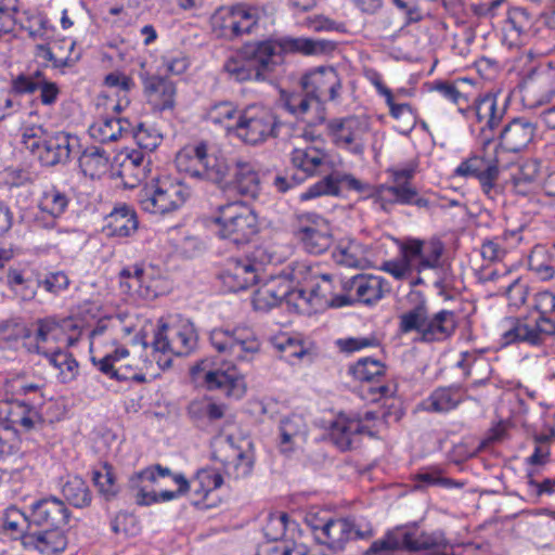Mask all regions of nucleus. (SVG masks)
Returning a JSON list of instances; mask_svg holds the SVG:
<instances>
[{"label":"nucleus","mask_w":555,"mask_h":555,"mask_svg":"<svg viewBox=\"0 0 555 555\" xmlns=\"http://www.w3.org/2000/svg\"><path fill=\"white\" fill-rule=\"evenodd\" d=\"M77 330L78 325L73 319L49 317L37 320V365L51 366L63 382L74 378L78 363L60 344L74 346L79 335L74 336L69 332Z\"/></svg>","instance_id":"obj_1"},{"label":"nucleus","mask_w":555,"mask_h":555,"mask_svg":"<svg viewBox=\"0 0 555 555\" xmlns=\"http://www.w3.org/2000/svg\"><path fill=\"white\" fill-rule=\"evenodd\" d=\"M283 48L275 40L245 44L223 63V72L236 82L272 80L275 67L282 62Z\"/></svg>","instance_id":"obj_2"},{"label":"nucleus","mask_w":555,"mask_h":555,"mask_svg":"<svg viewBox=\"0 0 555 555\" xmlns=\"http://www.w3.org/2000/svg\"><path fill=\"white\" fill-rule=\"evenodd\" d=\"M417 171V163L410 162L404 167H390L386 170L391 183H382L374 188L371 197L385 212L392 211L396 205H414L418 208L429 209L430 202L418 196L412 180Z\"/></svg>","instance_id":"obj_3"},{"label":"nucleus","mask_w":555,"mask_h":555,"mask_svg":"<svg viewBox=\"0 0 555 555\" xmlns=\"http://www.w3.org/2000/svg\"><path fill=\"white\" fill-rule=\"evenodd\" d=\"M176 166L191 178L210 182L220 190H223L232 171L229 159L223 155L209 153L205 143L179 152Z\"/></svg>","instance_id":"obj_4"},{"label":"nucleus","mask_w":555,"mask_h":555,"mask_svg":"<svg viewBox=\"0 0 555 555\" xmlns=\"http://www.w3.org/2000/svg\"><path fill=\"white\" fill-rule=\"evenodd\" d=\"M212 222L218 227V235L236 246L250 242L259 230L256 214L240 201L219 205Z\"/></svg>","instance_id":"obj_5"},{"label":"nucleus","mask_w":555,"mask_h":555,"mask_svg":"<svg viewBox=\"0 0 555 555\" xmlns=\"http://www.w3.org/2000/svg\"><path fill=\"white\" fill-rule=\"evenodd\" d=\"M280 120L273 111L261 104H249L240 109L233 133L249 145H259L279 135Z\"/></svg>","instance_id":"obj_6"},{"label":"nucleus","mask_w":555,"mask_h":555,"mask_svg":"<svg viewBox=\"0 0 555 555\" xmlns=\"http://www.w3.org/2000/svg\"><path fill=\"white\" fill-rule=\"evenodd\" d=\"M214 349L237 361H251L261 351V341L249 326L219 327L209 334Z\"/></svg>","instance_id":"obj_7"},{"label":"nucleus","mask_w":555,"mask_h":555,"mask_svg":"<svg viewBox=\"0 0 555 555\" xmlns=\"http://www.w3.org/2000/svg\"><path fill=\"white\" fill-rule=\"evenodd\" d=\"M191 194V189L184 182L165 178L145 188L140 193L139 203L146 212L166 215L179 209Z\"/></svg>","instance_id":"obj_8"},{"label":"nucleus","mask_w":555,"mask_h":555,"mask_svg":"<svg viewBox=\"0 0 555 555\" xmlns=\"http://www.w3.org/2000/svg\"><path fill=\"white\" fill-rule=\"evenodd\" d=\"M197 339L194 324L190 320H179L158 326L151 345L155 352L164 356L185 357L196 349Z\"/></svg>","instance_id":"obj_9"},{"label":"nucleus","mask_w":555,"mask_h":555,"mask_svg":"<svg viewBox=\"0 0 555 555\" xmlns=\"http://www.w3.org/2000/svg\"><path fill=\"white\" fill-rule=\"evenodd\" d=\"M374 535L372 525L364 519L326 518L319 533L320 544L333 552H341L350 541L369 540Z\"/></svg>","instance_id":"obj_10"},{"label":"nucleus","mask_w":555,"mask_h":555,"mask_svg":"<svg viewBox=\"0 0 555 555\" xmlns=\"http://www.w3.org/2000/svg\"><path fill=\"white\" fill-rule=\"evenodd\" d=\"M465 111V116L472 114L479 124H482L478 142L483 149L489 147L495 139L494 130L499 127L506 113L505 102L500 105L498 94L489 92L478 98L474 102L473 108L467 103Z\"/></svg>","instance_id":"obj_11"},{"label":"nucleus","mask_w":555,"mask_h":555,"mask_svg":"<svg viewBox=\"0 0 555 555\" xmlns=\"http://www.w3.org/2000/svg\"><path fill=\"white\" fill-rule=\"evenodd\" d=\"M328 133L335 145L352 154L361 155L365 147V137L370 130L369 120L362 116L335 118L327 124Z\"/></svg>","instance_id":"obj_12"},{"label":"nucleus","mask_w":555,"mask_h":555,"mask_svg":"<svg viewBox=\"0 0 555 555\" xmlns=\"http://www.w3.org/2000/svg\"><path fill=\"white\" fill-rule=\"evenodd\" d=\"M304 90L314 100L315 108L324 102L337 101L340 96L341 79L334 67L320 66L301 78Z\"/></svg>","instance_id":"obj_13"},{"label":"nucleus","mask_w":555,"mask_h":555,"mask_svg":"<svg viewBox=\"0 0 555 555\" xmlns=\"http://www.w3.org/2000/svg\"><path fill=\"white\" fill-rule=\"evenodd\" d=\"M442 254L443 244L439 240L408 237L399 245V255L405 257L406 262L417 273L438 268Z\"/></svg>","instance_id":"obj_14"},{"label":"nucleus","mask_w":555,"mask_h":555,"mask_svg":"<svg viewBox=\"0 0 555 555\" xmlns=\"http://www.w3.org/2000/svg\"><path fill=\"white\" fill-rule=\"evenodd\" d=\"M214 457L221 462L224 473L233 479L247 477L254 467L253 453L235 447L230 436L216 441Z\"/></svg>","instance_id":"obj_15"},{"label":"nucleus","mask_w":555,"mask_h":555,"mask_svg":"<svg viewBox=\"0 0 555 555\" xmlns=\"http://www.w3.org/2000/svg\"><path fill=\"white\" fill-rule=\"evenodd\" d=\"M295 235L301 242L304 248L314 255L322 254L332 244V235L327 222L317 215L302 217L299 227L295 231Z\"/></svg>","instance_id":"obj_16"},{"label":"nucleus","mask_w":555,"mask_h":555,"mask_svg":"<svg viewBox=\"0 0 555 555\" xmlns=\"http://www.w3.org/2000/svg\"><path fill=\"white\" fill-rule=\"evenodd\" d=\"M69 135L62 131L37 129V157L42 166H55L69 157Z\"/></svg>","instance_id":"obj_17"},{"label":"nucleus","mask_w":555,"mask_h":555,"mask_svg":"<svg viewBox=\"0 0 555 555\" xmlns=\"http://www.w3.org/2000/svg\"><path fill=\"white\" fill-rule=\"evenodd\" d=\"M535 134V126L526 118H514L500 131V143L495 146L494 155L500 150L511 153H519L532 141Z\"/></svg>","instance_id":"obj_18"},{"label":"nucleus","mask_w":555,"mask_h":555,"mask_svg":"<svg viewBox=\"0 0 555 555\" xmlns=\"http://www.w3.org/2000/svg\"><path fill=\"white\" fill-rule=\"evenodd\" d=\"M525 96L535 104H544L555 96V67L551 65L534 68L524 80Z\"/></svg>","instance_id":"obj_19"},{"label":"nucleus","mask_w":555,"mask_h":555,"mask_svg":"<svg viewBox=\"0 0 555 555\" xmlns=\"http://www.w3.org/2000/svg\"><path fill=\"white\" fill-rule=\"evenodd\" d=\"M171 475L168 467L159 464L150 466L129 479V489L138 505L147 506L156 502V491L151 485L157 483L159 478Z\"/></svg>","instance_id":"obj_20"},{"label":"nucleus","mask_w":555,"mask_h":555,"mask_svg":"<svg viewBox=\"0 0 555 555\" xmlns=\"http://www.w3.org/2000/svg\"><path fill=\"white\" fill-rule=\"evenodd\" d=\"M222 191H233L242 197L257 199L261 193V182L255 166L248 162L237 160L232 179L228 178Z\"/></svg>","instance_id":"obj_21"},{"label":"nucleus","mask_w":555,"mask_h":555,"mask_svg":"<svg viewBox=\"0 0 555 555\" xmlns=\"http://www.w3.org/2000/svg\"><path fill=\"white\" fill-rule=\"evenodd\" d=\"M344 288L353 293L356 299L365 305H372L390 293V284L382 276L358 274L344 283Z\"/></svg>","instance_id":"obj_22"},{"label":"nucleus","mask_w":555,"mask_h":555,"mask_svg":"<svg viewBox=\"0 0 555 555\" xmlns=\"http://www.w3.org/2000/svg\"><path fill=\"white\" fill-rule=\"evenodd\" d=\"M362 435L372 436V431L363 425L361 420L348 417L344 414L338 415L328 428L331 441L341 451L353 448Z\"/></svg>","instance_id":"obj_23"},{"label":"nucleus","mask_w":555,"mask_h":555,"mask_svg":"<svg viewBox=\"0 0 555 555\" xmlns=\"http://www.w3.org/2000/svg\"><path fill=\"white\" fill-rule=\"evenodd\" d=\"M219 278L229 292L236 293L257 282V268L249 259H230Z\"/></svg>","instance_id":"obj_24"},{"label":"nucleus","mask_w":555,"mask_h":555,"mask_svg":"<svg viewBox=\"0 0 555 555\" xmlns=\"http://www.w3.org/2000/svg\"><path fill=\"white\" fill-rule=\"evenodd\" d=\"M204 380L209 390H221L228 397L238 399L245 392L243 378L233 365L228 366L227 370L208 371Z\"/></svg>","instance_id":"obj_25"},{"label":"nucleus","mask_w":555,"mask_h":555,"mask_svg":"<svg viewBox=\"0 0 555 555\" xmlns=\"http://www.w3.org/2000/svg\"><path fill=\"white\" fill-rule=\"evenodd\" d=\"M343 184H346L349 189L357 191L362 189V184L359 180L350 175L336 171L326 175L323 179L309 186L305 192L300 194V199L309 201L322 195H338Z\"/></svg>","instance_id":"obj_26"},{"label":"nucleus","mask_w":555,"mask_h":555,"mask_svg":"<svg viewBox=\"0 0 555 555\" xmlns=\"http://www.w3.org/2000/svg\"><path fill=\"white\" fill-rule=\"evenodd\" d=\"M147 102L158 111L170 109L175 105L176 86L160 76H147L143 80Z\"/></svg>","instance_id":"obj_27"},{"label":"nucleus","mask_w":555,"mask_h":555,"mask_svg":"<svg viewBox=\"0 0 555 555\" xmlns=\"http://www.w3.org/2000/svg\"><path fill=\"white\" fill-rule=\"evenodd\" d=\"M119 169L116 175L125 180V184L133 188L137 183L146 179L150 172V159H145L142 151L132 150L130 153L120 154L117 157Z\"/></svg>","instance_id":"obj_28"},{"label":"nucleus","mask_w":555,"mask_h":555,"mask_svg":"<svg viewBox=\"0 0 555 555\" xmlns=\"http://www.w3.org/2000/svg\"><path fill=\"white\" fill-rule=\"evenodd\" d=\"M456 326V314L451 310L442 309L431 315L428 314L421 341H443L454 334Z\"/></svg>","instance_id":"obj_29"},{"label":"nucleus","mask_w":555,"mask_h":555,"mask_svg":"<svg viewBox=\"0 0 555 555\" xmlns=\"http://www.w3.org/2000/svg\"><path fill=\"white\" fill-rule=\"evenodd\" d=\"M326 153L312 145L296 147L291 154L293 166L304 173V178L323 173L326 169Z\"/></svg>","instance_id":"obj_30"},{"label":"nucleus","mask_w":555,"mask_h":555,"mask_svg":"<svg viewBox=\"0 0 555 555\" xmlns=\"http://www.w3.org/2000/svg\"><path fill=\"white\" fill-rule=\"evenodd\" d=\"M130 126L126 118L103 117L89 127V134L100 143L116 142L130 133Z\"/></svg>","instance_id":"obj_31"},{"label":"nucleus","mask_w":555,"mask_h":555,"mask_svg":"<svg viewBox=\"0 0 555 555\" xmlns=\"http://www.w3.org/2000/svg\"><path fill=\"white\" fill-rule=\"evenodd\" d=\"M137 214L128 206L115 208L106 218L103 228L107 236L128 237L138 229Z\"/></svg>","instance_id":"obj_32"},{"label":"nucleus","mask_w":555,"mask_h":555,"mask_svg":"<svg viewBox=\"0 0 555 555\" xmlns=\"http://www.w3.org/2000/svg\"><path fill=\"white\" fill-rule=\"evenodd\" d=\"M31 336V327L21 318H11L0 322V349L17 350L26 347Z\"/></svg>","instance_id":"obj_33"},{"label":"nucleus","mask_w":555,"mask_h":555,"mask_svg":"<svg viewBox=\"0 0 555 555\" xmlns=\"http://www.w3.org/2000/svg\"><path fill=\"white\" fill-rule=\"evenodd\" d=\"M288 294V281L284 279H274L259 287L253 297L255 310L268 311L285 302Z\"/></svg>","instance_id":"obj_34"},{"label":"nucleus","mask_w":555,"mask_h":555,"mask_svg":"<svg viewBox=\"0 0 555 555\" xmlns=\"http://www.w3.org/2000/svg\"><path fill=\"white\" fill-rule=\"evenodd\" d=\"M410 299L415 298V305L399 317V331L402 334L416 332L423 337L428 317L427 301L421 293H411ZM422 340V338H420Z\"/></svg>","instance_id":"obj_35"},{"label":"nucleus","mask_w":555,"mask_h":555,"mask_svg":"<svg viewBox=\"0 0 555 555\" xmlns=\"http://www.w3.org/2000/svg\"><path fill=\"white\" fill-rule=\"evenodd\" d=\"M0 418L8 423L7 428H13L17 433H28L34 427L33 409L22 401L2 402L0 404Z\"/></svg>","instance_id":"obj_36"},{"label":"nucleus","mask_w":555,"mask_h":555,"mask_svg":"<svg viewBox=\"0 0 555 555\" xmlns=\"http://www.w3.org/2000/svg\"><path fill=\"white\" fill-rule=\"evenodd\" d=\"M308 428L306 422L300 415H289L280 422L279 426V448L282 453H291L299 441L307 436Z\"/></svg>","instance_id":"obj_37"},{"label":"nucleus","mask_w":555,"mask_h":555,"mask_svg":"<svg viewBox=\"0 0 555 555\" xmlns=\"http://www.w3.org/2000/svg\"><path fill=\"white\" fill-rule=\"evenodd\" d=\"M464 400V390L460 386L439 387L423 402L426 411L446 413L454 410Z\"/></svg>","instance_id":"obj_38"},{"label":"nucleus","mask_w":555,"mask_h":555,"mask_svg":"<svg viewBox=\"0 0 555 555\" xmlns=\"http://www.w3.org/2000/svg\"><path fill=\"white\" fill-rule=\"evenodd\" d=\"M68 519L65 504L56 498H48L37 501V526L47 528H60Z\"/></svg>","instance_id":"obj_39"},{"label":"nucleus","mask_w":555,"mask_h":555,"mask_svg":"<svg viewBox=\"0 0 555 555\" xmlns=\"http://www.w3.org/2000/svg\"><path fill=\"white\" fill-rule=\"evenodd\" d=\"M30 527L28 517L16 507L8 508L3 519V529L13 538L20 539L25 550L35 546V535L27 533Z\"/></svg>","instance_id":"obj_40"},{"label":"nucleus","mask_w":555,"mask_h":555,"mask_svg":"<svg viewBox=\"0 0 555 555\" xmlns=\"http://www.w3.org/2000/svg\"><path fill=\"white\" fill-rule=\"evenodd\" d=\"M334 260L349 268H364L367 263V249L351 238L341 240L333 251Z\"/></svg>","instance_id":"obj_41"},{"label":"nucleus","mask_w":555,"mask_h":555,"mask_svg":"<svg viewBox=\"0 0 555 555\" xmlns=\"http://www.w3.org/2000/svg\"><path fill=\"white\" fill-rule=\"evenodd\" d=\"M108 155L96 146L86 149L79 157V167L86 177L101 178L108 169Z\"/></svg>","instance_id":"obj_42"},{"label":"nucleus","mask_w":555,"mask_h":555,"mask_svg":"<svg viewBox=\"0 0 555 555\" xmlns=\"http://www.w3.org/2000/svg\"><path fill=\"white\" fill-rule=\"evenodd\" d=\"M405 537L403 550L416 552L425 550H438L446 543L444 535L441 531H434L431 533L411 531L405 528H399Z\"/></svg>","instance_id":"obj_43"},{"label":"nucleus","mask_w":555,"mask_h":555,"mask_svg":"<svg viewBox=\"0 0 555 555\" xmlns=\"http://www.w3.org/2000/svg\"><path fill=\"white\" fill-rule=\"evenodd\" d=\"M68 204V196L56 188L43 191L38 207L42 214H47L51 218L50 222L44 223L43 227H52L54 220L64 214Z\"/></svg>","instance_id":"obj_44"},{"label":"nucleus","mask_w":555,"mask_h":555,"mask_svg":"<svg viewBox=\"0 0 555 555\" xmlns=\"http://www.w3.org/2000/svg\"><path fill=\"white\" fill-rule=\"evenodd\" d=\"M415 488L418 490L427 487H441V488H462L463 482L448 478L444 476V472L440 466H427L422 468L415 474Z\"/></svg>","instance_id":"obj_45"},{"label":"nucleus","mask_w":555,"mask_h":555,"mask_svg":"<svg viewBox=\"0 0 555 555\" xmlns=\"http://www.w3.org/2000/svg\"><path fill=\"white\" fill-rule=\"evenodd\" d=\"M240 109L231 101H220L211 104L206 112V118L214 125L224 127L233 132V126L238 120Z\"/></svg>","instance_id":"obj_46"},{"label":"nucleus","mask_w":555,"mask_h":555,"mask_svg":"<svg viewBox=\"0 0 555 555\" xmlns=\"http://www.w3.org/2000/svg\"><path fill=\"white\" fill-rule=\"evenodd\" d=\"M312 311H323L333 304L334 285L330 274H322L310 287Z\"/></svg>","instance_id":"obj_47"},{"label":"nucleus","mask_w":555,"mask_h":555,"mask_svg":"<svg viewBox=\"0 0 555 555\" xmlns=\"http://www.w3.org/2000/svg\"><path fill=\"white\" fill-rule=\"evenodd\" d=\"M67 539L60 528L37 531V552L42 555H57L65 551Z\"/></svg>","instance_id":"obj_48"},{"label":"nucleus","mask_w":555,"mask_h":555,"mask_svg":"<svg viewBox=\"0 0 555 555\" xmlns=\"http://www.w3.org/2000/svg\"><path fill=\"white\" fill-rule=\"evenodd\" d=\"M283 52L289 50L293 52H300L305 55H319L332 51L334 43L328 40H314L310 38H289L284 42H279Z\"/></svg>","instance_id":"obj_49"},{"label":"nucleus","mask_w":555,"mask_h":555,"mask_svg":"<svg viewBox=\"0 0 555 555\" xmlns=\"http://www.w3.org/2000/svg\"><path fill=\"white\" fill-rule=\"evenodd\" d=\"M151 275L152 272H149L146 268L141 264L124 268L119 273L120 287L125 292L138 293L141 296H144L143 286Z\"/></svg>","instance_id":"obj_50"},{"label":"nucleus","mask_w":555,"mask_h":555,"mask_svg":"<svg viewBox=\"0 0 555 555\" xmlns=\"http://www.w3.org/2000/svg\"><path fill=\"white\" fill-rule=\"evenodd\" d=\"M405 537L396 528L388 531L382 539L374 541L363 555H395L403 550Z\"/></svg>","instance_id":"obj_51"},{"label":"nucleus","mask_w":555,"mask_h":555,"mask_svg":"<svg viewBox=\"0 0 555 555\" xmlns=\"http://www.w3.org/2000/svg\"><path fill=\"white\" fill-rule=\"evenodd\" d=\"M65 499L75 507L88 506L91 502V492L85 480L78 476L68 478L62 488Z\"/></svg>","instance_id":"obj_52"},{"label":"nucleus","mask_w":555,"mask_h":555,"mask_svg":"<svg viewBox=\"0 0 555 555\" xmlns=\"http://www.w3.org/2000/svg\"><path fill=\"white\" fill-rule=\"evenodd\" d=\"M506 25L520 37L534 35V16L525 8L515 7L508 10Z\"/></svg>","instance_id":"obj_53"},{"label":"nucleus","mask_w":555,"mask_h":555,"mask_svg":"<svg viewBox=\"0 0 555 555\" xmlns=\"http://www.w3.org/2000/svg\"><path fill=\"white\" fill-rule=\"evenodd\" d=\"M104 83L109 88L116 89L118 101L113 107L114 111L120 112L129 105L130 100L127 94L134 85L129 76L124 73L113 72L105 76Z\"/></svg>","instance_id":"obj_54"},{"label":"nucleus","mask_w":555,"mask_h":555,"mask_svg":"<svg viewBox=\"0 0 555 555\" xmlns=\"http://www.w3.org/2000/svg\"><path fill=\"white\" fill-rule=\"evenodd\" d=\"M92 480L100 494H102L107 501L114 499L119 492V487L116 483L113 467L107 463H105L101 469L93 470Z\"/></svg>","instance_id":"obj_55"},{"label":"nucleus","mask_w":555,"mask_h":555,"mask_svg":"<svg viewBox=\"0 0 555 555\" xmlns=\"http://www.w3.org/2000/svg\"><path fill=\"white\" fill-rule=\"evenodd\" d=\"M353 377L361 382H374L385 374V365L379 360L363 358L350 367Z\"/></svg>","instance_id":"obj_56"},{"label":"nucleus","mask_w":555,"mask_h":555,"mask_svg":"<svg viewBox=\"0 0 555 555\" xmlns=\"http://www.w3.org/2000/svg\"><path fill=\"white\" fill-rule=\"evenodd\" d=\"M235 26L234 37L244 34H250L258 24L259 13L256 8L247 7L245 4L235 5Z\"/></svg>","instance_id":"obj_57"},{"label":"nucleus","mask_w":555,"mask_h":555,"mask_svg":"<svg viewBox=\"0 0 555 555\" xmlns=\"http://www.w3.org/2000/svg\"><path fill=\"white\" fill-rule=\"evenodd\" d=\"M285 108L293 115L301 117L309 112L310 108L315 107L312 96L304 90L292 93H284L282 95Z\"/></svg>","instance_id":"obj_58"},{"label":"nucleus","mask_w":555,"mask_h":555,"mask_svg":"<svg viewBox=\"0 0 555 555\" xmlns=\"http://www.w3.org/2000/svg\"><path fill=\"white\" fill-rule=\"evenodd\" d=\"M500 163V156L494 155L493 160H490L487 164L486 170H483V172L477 178L481 185L482 192L490 198H493L500 192V188L498 185Z\"/></svg>","instance_id":"obj_59"},{"label":"nucleus","mask_w":555,"mask_h":555,"mask_svg":"<svg viewBox=\"0 0 555 555\" xmlns=\"http://www.w3.org/2000/svg\"><path fill=\"white\" fill-rule=\"evenodd\" d=\"M235 5L221 7L211 15L210 22L215 30H220V36L234 37Z\"/></svg>","instance_id":"obj_60"},{"label":"nucleus","mask_w":555,"mask_h":555,"mask_svg":"<svg viewBox=\"0 0 555 555\" xmlns=\"http://www.w3.org/2000/svg\"><path fill=\"white\" fill-rule=\"evenodd\" d=\"M487 149L482 147V156H473L462 162L456 167L455 175L478 178L486 170L487 164L493 160V156L488 154Z\"/></svg>","instance_id":"obj_61"},{"label":"nucleus","mask_w":555,"mask_h":555,"mask_svg":"<svg viewBox=\"0 0 555 555\" xmlns=\"http://www.w3.org/2000/svg\"><path fill=\"white\" fill-rule=\"evenodd\" d=\"M294 521H289L286 513L271 515L263 528L264 535L268 538L267 542H282L281 539L285 535L289 526H295Z\"/></svg>","instance_id":"obj_62"},{"label":"nucleus","mask_w":555,"mask_h":555,"mask_svg":"<svg viewBox=\"0 0 555 555\" xmlns=\"http://www.w3.org/2000/svg\"><path fill=\"white\" fill-rule=\"evenodd\" d=\"M431 90L440 93L444 99L451 101L459 108L461 114H465V105L468 103L467 96L459 89L455 82L436 81Z\"/></svg>","instance_id":"obj_63"},{"label":"nucleus","mask_w":555,"mask_h":555,"mask_svg":"<svg viewBox=\"0 0 555 555\" xmlns=\"http://www.w3.org/2000/svg\"><path fill=\"white\" fill-rule=\"evenodd\" d=\"M142 150L152 152L162 141V135L155 130L139 124L135 129L130 127V133Z\"/></svg>","instance_id":"obj_64"}]
</instances>
